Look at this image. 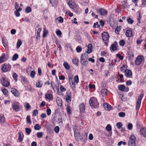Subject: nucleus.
Masks as SVG:
<instances>
[{
	"label": "nucleus",
	"instance_id": "obj_1",
	"mask_svg": "<svg viewBox=\"0 0 146 146\" xmlns=\"http://www.w3.org/2000/svg\"><path fill=\"white\" fill-rule=\"evenodd\" d=\"M68 78L70 85L71 86L75 85V83L77 84L79 82V78L78 75H76L74 76V81L72 76H69Z\"/></svg>",
	"mask_w": 146,
	"mask_h": 146
},
{
	"label": "nucleus",
	"instance_id": "obj_2",
	"mask_svg": "<svg viewBox=\"0 0 146 146\" xmlns=\"http://www.w3.org/2000/svg\"><path fill=\"white\" fill-rule=\"evenodd\" d=\"M89 104L92 108H96L98 106L99 104L97 99L94 97L92 98L89 100Z\"/></svg>",
	"mask_w": 146,
	"mask_h": 146
},
{
	"label": "nucleus",
	"instance_id": "obj_3",
	"mask_svg": "<svg viewBox=\"0 0 146 146\" xmlns=\"http://www.w3.org/2000/svg\"><path fill=\"white\" fill-rule=\"evenodd\" d=\"M144 60V58L143 56H138L135 60V63L136 65H139L141 64L142 62Z\"/></svg>",
	"mask_w": 146,
	"mask_h": 146
},
{
	"label": "nucleus",
	"instance_id": "obj_4",
	"mask_svg": "<svg viewBox=\"0 0 146 146\" xmlns=\"http://www.w3.org/2000/svg\"><path fill=\"white\" fill-rule=\"evenodd\" d=\"M135 137L134 135L131 136L128 141L129 146H135Z\"/></svg>",
	"mask_w": 146,
	"mask_h": 146
},
{
	"label": "nucleus",
	"instance_id": "obj_5",
	"mask_svg": "<svg viewBox=\"0 0 146 146\" xmlns=\"http://www.w3.org/2000/svg\"><path fill=\"white\" fill-rule=\"evenodd\" d=\"M11 68V66L10 65L4 64L2 65V69L3 72H6L10 71Z\"/></svg>",
	"mask_w": 146,
	"mask_h": 146
},
{
	"label": "nucleus",
	"instance_id": "obj_6",
	"mask_svg": "<svg viewBox=\"0 0 146 146\" xmlns=\"http://www.w3.org/2000/svg\"><path fill=\"white\" fill-rule=\"evenodd\" d=\"M74 135L75 138L77 141L81 140L80 137L81 135H80V133L79 132L78 129H75L74 131Z\"/></svg>",
	"mask_w": 146,
	"mask_h": 146
},
{
	"label": "nucleus",
	"instance_id": "obj_7",
	"mask_svg": "<svg viewBox=\"0 0 146 146\" xmlns=\"http://www.w3.org/2000/svg\"><path fill=\"white\" fill-rule=\"evenodd\" d=\"M66 100L68 103L71 102L72 94L71 93L70 90L67 91L66 94Z\"/></svg>",
	"mask_w": 146,
	"mask_h": 146
},
{
	"label": "nucleus",
	"instance_id": "obj_8",
	"mask_svg": "<svg viewBox=\"0 0 146 146\" xmlns=\"http://www.w3.org/2000/svg\"><path fill=\"white\" fill-rule=\"evenodd\" d=\"M1 83L4 86L7 87L9 84V82L5 78L2 77L1 78Z\"/></svg>",
	"mask_w": 146,
	"mask_h": 146
},
{
	"label": "nucleus",
	"instance_id": "obj_9",
	"mask_svg": "<svg viewBox=\"0 0 146 146\" xmlns=\"http://www.w3.org/2000/svg\"><path fill=\"white\" fill-rule=\"evenodd\" d=\"M125 76L128 78H132V73L131 70L128 69H126L125 71Z\"/></svg>",
	"mask_w": 146,
	"mask_h": 146
},
{
	"label": "nucleus",
	"instance_id": "obj_10",
	"mask_svg": "<svg viewBox=\"0 0 146 146\" xmlns=\"http://www.w3.org/2000/svg\"><path fill=\"white\" fill-rule=\"evenodd\" d=\"M140 133L141 135L143 137H146V128H141L140 130Z\"/></svg>",
	"mask_w": 146,
	"mask_h": 146
},
{
	"label": "nucleus",
	"instance_id": "obj_11",
	"mask_svg": "<svg viewBox=\"0 0 146 146\" xmlns=\"http://www.w3.org/2000/svg\"><path fill=\"white\" fill-rule=\"evenodd\" d=\"M79 107L80 112L82 113H83L85 111V105L84 103H82L80 104Z\"/></svg>",
	"mask_w": 146,
	"mask_h": 146
},
{
	"label": "nucleus",
	"instance_id": "obj_12",
	"mask_svg": "<svg viewBox=\"0 0 146 146\" xmlns=\"http://www.w3.org/2000/svg\"><path fill=\"white\" fill-rule=\"evenodd\" d=\"M99 11L101 15L104 16L107 15L108 13L107 11L106 10L102 8L100 9L99 10Z\"/></svg>",
	"mask_w": 146,
	"mask_h": 146
},
{
	"label": "nucleus",
	"instance_id": "obj_13",
	"mask_svg": "<svg viewBox=\"0 0 146 146\" xmlns=\"http://www.w3.org/2000/svg\"><path fill=\"white\" fill-rule=\"evenodd\" d=\"M11 92L16 96H18L19 95V92L14 88H12L11 89Z\"/></svg>",
	"mask_w": 146,
	"mask_h": 146
},
{
	"label": "nucleus",
	"instance_id": "obj_14",
	"mask_svg": "<svg viewBox=\"0 0 146 146\" xmlns=\"http://www.w3.org/2000/svg\"><path fill=\"white\" fill-rule=\"evenodd\" d=\"M88 54L86 53L82 54L80 57V59L82 60H88Z\"/></svg>",
	"mask_w": 146,
	"mask_h": 146
},
{
	"label": "nucleus",
	"instance_id": "obj_15",
	"mask_svg": "<svg viewBox=\"0 0 146 146\" xmlns=\"http://www.w3.org/2000/svg\"><path fill=\"white\" fill-rule=\"evenodd\" d=\"M5 53H3L0 57V63L3 62H5L7 58L5 56Z\"/></svg>",
	"mask_w": 146,
	"mask_h": 146
},
{
	"label": "nucleus",
	"instance_id": "obj_16",
	"mask_svg": "<svg viewBox=\"0 0 146 146\" xmlns=\"http://www.w3.org/2000/svg\"><path fill=\"white\" fill-rule=\"evenodd\" d=\"M12 107L13 110L16 111L17 112L19 111L20 110L19 106L17 104H13L12 105Z\"/></svg>",
	"mask_w": 146,
	"mask_h": 146
},
{
	"label": "nucleus",
	"instance_id": "obj_17",
	"mask_svg": "<svg viewBox=\"0 0 146 146\" xmlns=\"http://www.w3.org/2000/svg\"><path fill=\"white\" fill-rule=\"evenodd\" d=\"M92 50V45L91 44H89L88 46V50L87 51V53H91Z\"/></svg>",
	"mask_w": 146,
	"mask_h": 146
},
{
	"label": "nucleus",
	"instance_id": "obj_18",
	"mask_svg": "<svg viewBox=\"0 0 146 146\" xmlns=\"http://www.w3.org/2000/svg\"><path fill=\"white\" fill-rule=\"evenodd\" d=\"M2 43L3 46L6 47L7 46L8 42L6 37H3L2 38Z\"/></svg>",
	"mask_w": 146,
	"mask_h": 146
},
{
	"label": "nucleus",
	"instance_id": "obj_19",
	"mask_svg": "<svg viewBox=\"0 0 146 146\" xmlns=\"http://www.w3.org/2000/svg\"><path fill=\"white\" fill-rule=\"evenodd\" d=\"M56 102L57 104L59 106H61L62 105V101L60 98L57 97L56 98Z\"/></svg>",
	"mask_w": 146,
	"mask_h": 146
},
{
	"label": "nucleus",
	"instance_id": "obj_20",
	"mask_svg": "<svg viewBox=\"0 0 146 146\" xmlns=\"http://www.w3.org/2000/svg\"><path fill=\"white\" fill-rule=\"evenodd\" d=\"M68 4L69 5L70 7L72 9H74L76 6L75 3L74 2H72V1H70L68 2Z\"/></svg>",
	"mask_w": 146,
	"mask_h": 146
},
{
	"label": "nucleus",
	"instance_id": "obj_21",
	"mask_svg": "<svg viewBox=\"0 0 146 146\" xmlns=\"http://www.w3.org/2000/svg\"><path fill=\"white\" fill-rule=\"evenodd\" d=\"M125 35L126 36H133L132 31L129 30L126 31Z\"/></svg>",
	"mask_w": 146,
	"mask_h": 146
},
{
	"label": "nucleus",
	"instance_id": "obj_22",
	"mask_svg": "<svg viewBox=\"0 0 146 146\" xmlns=\"http://www.w3.org/2000/svg\"><path fill=\"white\" fill-rule=\"evenodd\" d=\"M63 65L65 68L66 70H69L70 68V66L68 63L66 62H64Z\"/></svg>",
	"mask_w": 146,
	"mask_h": 146
},
{
	"label": "nucleus",
	"instance_id": "obj_23",
	"mask_svg": "<svg viewBox=\"0 0 146 146\" xmlns=\"http://www.w3.org/2000/svg\"><path fill=\"white\" fill-rule=\"evenodd\" d=\"M2 91L4 95L6 96H7L8 95L9 93L8 90L4 88L2 89Z\"/></svg>",
	"mask_w": 146,
	"mask_h": 146
},
{
	"label": "nucleus",
	"instance_id": "obj_24",
	"mask_svg": "<svg viewBox=\"0 0 146 146\" xmlns=\"http://www.w3.org/2000/svg\"><path fill=\"white\" fill-rule=\"evenodd\" d=\"M80 63L81 64L83 65H86L88 64V60H81L80 59Z\"/></svg>",
	"mask_w": 146,
	"mask_h": 146
},
{
	"label": "nucleus",
	"instance_id": "obj_25",
	"mask_svg": "<svg viewBox=\"0 0 146 146\" xmlns=\"http://www.w3.org/2000/svg\"><path fill=\"white\" fill-rule=\"evenodd\" d=\"M118 88L119 90L121 91H123L125 89V87L124 85H120L118 86Z\"/></svg>",
	"mask_w": 146,
	"mask_h": 146
},
{
	"label": "nucleus",
	"instance_id": "obj_26",
	"mask_svg": "<svg viewBox=\"0 0 146 146\" xmlns=\"http://www.w3.org/2000/svg\"><path fill=\"white\" fill-rule=\"evenodd\" d=\"M46 98L50 100H52L53 99L52 95L50 94H48L46 95Z\"/></svg>",
	"mask_w": 146,
	"mask_h": 146
},
{
	"label": "nucleus",
	"instance_id": "obj_27",
	"mask_svg": "<svg viewBox=\"0 0 146 146\" xmlns=\"http://www.w3.org/2000/svg\"><path fill=\"white\" fill-rule=\"evenodd\" d=\"M107 90L106 89H103L101 91V94L102 96H104L107 95Z\"/></svg>",
	"mask_w": 146,
	"mask_h": 146
},
{
	"label": "nucleus",
	"instance_id": "obj_28",
	"mask_svg": "<svg viewBox=\"0 0 146 146\" xmlns=\"http://www.w3.org/2000/svg\"><path fill=\"white\" fill-rule=\"evenodd\" d=\"M42 81L38 80L37 82L36 83V86L37 87L40 88L42 86Z\"/></svg>",
	"mask_w": 146,
	"mask_h": 146
},
{
	"label": "nucleus",
	"instance_id": "obj_29",
	"mask_svg": "<svg viewBox=\"0 0 146 146\" xmlns=\"http://www.w3.org/2000/svg\"><path fill=\"white\" fill-rule=\"evenodd\" d=\"M5 118L4 115L2 114L0 116V123H3L5 122Z\"/></svg>",
	"mask_w": 146,
	"mask_h": 146
},
{
	"label": "nucleus",
	"instance_id": "obj_30",
	"mask_svg": "<svg viewBox=\"0 0 146 146\" xmlns=\"http://www.w3.org/2000/svg\"><path fill=\"white\" fill-rule=\"evenodd\" d=\"M143 96L144 94H141L138 97L137 102L141 103V100L142 99L143 97Z\"/></svg>",
	"mask_w": 146,
	"mask_h": 146
},
{
	"label": "nucleus",
	"instance_id": "obj_31",
	"mask_svg": "<svg viewBox=\"0 0 146 146\" xmlns=\"http://www.w3.org/2000/svg\"><path fill=\"white\" fill-rule=\"evenodd\" d=\"M78 62L79 60L77 59L74 58L72 60V62L73 63L77 66H78Z\"/></svg>",
	"mask_w": 146,
	"mask_h": 146
},
{
	"label": "nucleus",
	"instance_id": "obj_32",
	"mask_svg": "<svg viewBox=\"0 0 146 146\" xmlns=\"http://www.w3.org/2000/svg\"><path fill=\"white\" fill-rule=\"evenodd\" d=\"M22 43V42L21 40H19L17 43V48L18 49L19 48L20 46L21 45Z\"/></svg>",
	"mask_w": 146,
	"mask_h": 146
},
{
	"label": "nucleus",
	"instance_id": "obj_33",
	"mask_svg": "<svg viewBox=\"0 0 146 146\" xmlns=\"http://www.w3.org/2000/svg\"><path fill=\"white\" fill-rule=\"evenodd\" d=\"M117 47L115 45V44H111L110 47V49H111L112 51H114L117 50Z\"/></svg>",
	"mask_w": 146,
	"mask_h": 146
},
{
	"label": "nucleus",
	"instance_id": "obj_34",
	"mask_svg": "<svg viewBox=\"0 0 146 146\" xmlns=\"http://www.w3.org/2000/svg\"><path fill=\"white\" fill-rule=\"evenodd\" d=\"M67 111L69 114L71 113L72 110L71 107L70 106H68L66 108Z\"/></svg>",
	"mask_w": 146,
	"mask_h": 146
},
{
	"label": "nucleus",
	"instance_id": "obj_35",
	"mask_svg": "<svg viewBox=\"0 0 146 146\" xmlns=\"http://www.w3.org/2000/svg\"><path fill=\"white\" fill-rule=\"evenodd\" d=\"M26 132L28 135H29L30 134L31 129L30 128H25Z\"/></svg>",
	"mask_w": 146,
	"mask_h": 146
},
{
	"label": "nucleus",
	"instance_id": "obj_36",
	"mask_svg": "<svg viewBox=\"0 0 146 146\" xmlns=\"http://www.w3.org/2000/svg\"><path fill=\"white\" fill-rule=\"evenodd\" d=\"M18 58V55L17 54H14L12 58V60L15 61L17 60Z\"/></svg>",
	"mask_w": 146,
	"mask_h": 146
},
{
	"label": "nucleus",
	"instance_id": "obj_37",
	"mask_svg": "<svg viewBox=\"0 0 146 146\" xmlns=\"http://www.w3.org/2000/svg\"><path fill=\"white\" fill-rule=\"evenodd\" d=\"M48 31L45 28H44L43 33L42 35V36H46L47 35V34L48 33Z\"/></svg>",
	"mask_w": 146,
	"mask_h": 146
},
{
	"label": "nucleus",
	"instance_id": "obj_38",
	"mask_svg": "<svg viewBox=\"0 0 146 146\" xmlns=\"http://www.w3.org/2000/svg\"><path fill=\"white\" fill-rule=\"evenodd\" d=\"M31 11V9L29 7H27L25 10V11L27 13H29Z\"/></svg>",
	"mask_w": 146,
	"mask_h": 146
},
{
	"label": "nucleus",
	"instance_id": "obj_39",
	"mask_svg": "<svg viewBox=\"0 0 146 146\" xmlns=\"http://www.w3.org/2000/svg\"><path fill=\"white\" fill-rule=\"evenodd\" d=\"M35 74L36 72L35 71H31L30 74L31 77L32 78H34L35 77Z\"/></svg>",
	"mask_w": 146,
	"mask_h": 146
},
{
	"label": "nucleus",
	"instance_id": "obj_40",
	"mask_svg": "<svg viewBox=\"0 0 146 146\" xmlns=\"http://www.w3.org/2000/svg\"><path fill=\"white\" fill-rule=\"evenodd\" d=\"M102 36H109L108 33L106 32H104L102 34Z\"/></svg>",
	"mask_w": 146,
	"mask_h": 146
},
{
	"label": "nucleus",
	"instance_id": "obj_41",
	"mask_svg": "<svg viewBox=\"0 0 146 146\" xmlns=\"http://www.w3.org/2000/svg\"><path fill=\"white\" fill-rule=\"evenodd\" d=\"M24 106L27 109H30L31 108V106L29 105V104L27 102L25 103L24 105Z\"/></svg>",
	"mask_w": 146,
	"mask_h": 146
},
{
	"label": "nucleus",
	"instance_id": "obj_42",
	"mask_svg": "<svg viewBox=\"0 0 146 146\" xmlns=\"http://www.w3.org/2000/svg\"><path fill=\"white\" fill-rule=\"evenodd\" d=\"M34 128L35 130H38L41 128V127L39 126V124H37L35 125Z\"/></svg>",
	"mask_w": 146,
	"mask_h": 146
},
{
	"label": "nucleus",
	"instance_id": "obj_43",
	"mask_svg": "<svg viewBox=\"0 0 146 146\" xmlns=\"http://www.w3.org/2000/svg\"><path fill=\"white\" fill-rule=\"evenodd\" d=\"M106 129L108 131H110L111 130V127L110 125H108L106 128Z\"/></svg>",
	"mask_w": 146,
	"mask_h": 146
},
{
	"label": "nucleus",
	"instance_id": "obj_44",
	"mask_svg": "<svg viewBox=\"0 0 146 146\" xmlns=\"http://www.w3.org/2000/svg\"><path fill=\"white\" fill-rule=\"evenodd\" d=\"M141 103L137 102L136 106V110H138L140 108Z\"/></svg>",
	"mask_w": 146,
	"mask_h": 146
},
{
	"label": "nucleus",
	"instance_id": "obj_45",
	"mask_svg": "<svg viewBox=\"0 0 146 146\" xmlns=\"http://www.w3.org/2000/svg\"><path fill=\"white\" fill-rule=\"evenodd\" d=\"M127 21L128 23L130 24H132L134 21H133L130 18H128L127 19Z\"/></svg>",
	"mask_w": 146,
	"mask_h": 146
},
{
	"label": "nucleus",
	"instance_id": "obj_46",
	"mask_svg": "<svg viewBox=\"0 0 146 146\" xmlns=\"http://www.w3.org/2000/svg\"><path fill=\"white\" fill-rule=\"evenodd\" d=\"M120 45L121 46H123L125 43V41L123 40H121L119 42Z\"/></svg>",
	"mask_w": 146,
	"mask_h": 146
},
{
	"label": "nucleus",
	"instance_id": "obj_47",
	"mask_svg": "<svg viewBox=\"0 0 146 146\" xmlns=\"http://www.w3.org/2000/svg\"><path fill=\"white\" fill-rule=\"evenodd\" d=\"M13 77L14 79L16 81H17V78L18 77L16 73H14L13 75Z\"/></svg>",
	"mask_w": 146,
	"mask_h": 146
},
{
	"label": "nucleus",
	"instance_id": "obj_48",
	"mask_svg": "<svg viewBox=\"0 0 146 146\" xmlns=\"http://www.w3.org/2000/svg\"><path fill=\"white\" fill-rule=\"evenodd\" d=\"M116 125L118 129H120L122 126V124L121 123L118 122L116 124Z\"/></svg>",
	"mask_w": 146,
	"mask_h": 146
},
{
	"label": "nucleus",
	"instance_id": "obj_49",
	"mask_svg": "<svg viewBox=\"0 0 146 146\" xmlns=\"http://www.w3.org/2000/svg\"><path fill=\"white\" fill-rule=\"evenodd\" d=\"M43 135L42 133V132H39L37 133V137L39 138H41L42 137Z\"/></svg>",
	"mask_w": 146,
	"mask_h": 146
},
{
	"label": "nucleus",
	"instance_id": "obj_50",
	"mask_svg": "<svg viewBox=\"0 0 146 146\" xmlns=\"http://www.w3.org/2000/svg\"><path fill=\"white\" fill-rule=\"evenodd\" d=\"M119 116L120 117H123L125 115V113L124 112H121L119 113Z\"/></svg>",
	"mask_w": 146,
	"mask_h": 146
},
{
	"label": "nucleus",
	"instance_id": "obj_51",
	"mask_svg": "<svg viewBox=\"0 0 146 146\" xmlns=\"http://www.w3.org/2000/svg\"><path fill=\"white\" fill-rule=\"evenodd\" d=\"M120 30V28L119 27H117L115 30V32L117 34H118Z\"/></svg>",
	"mask_w": 146,
	"mask_h": 146
},
{
	"label": "nucleus",
	"instance_id": "obj_52",
	"mask_svg": "<svg viewBox=\"0 0 146 146\" xmlns=\"http://www.w3.org/2000/svg\"><path fill=\"white\" fill-rule=\"evenodd\" d=\"M76 50L77 51V52H78L79 53L82 50V48H81V47H80L79 46H78L76 48Z\"/></svg>",
	"mask_w": 146,
	"mask_h": 146
},
{
	"label": "nucleus",
	"instance_id": "obj_53",
	"mask_svg": "<svg viewBox=\"0 0 146 146\" xmlns=\"http://www.w3.org/2000/svg\"><path fill=\"white\" fill-rule=\"evenodd\" d=\"M133 127L132 124L131 123H129L127 125V128L131 130L132 129Z\"/></svg>",
	"mask_w": 146,
	"mask_h": 146
},
{
	"label": "nucleus",
	"instance_id": "obj_54",
	"mask_svg": "<svg viewBox=\"0 0 146 146\" xmlns=\"http://www.w3.org/2000/svg\"><path fill=\"white\" fill-rule=\"evenodd\" d=\"M18 134L19 135V137L18 138V140L20 142L21 141L23 140V138L22 137V135L20 133H19Z\"/></svg>",
	"mask_w": 146,
	"mask_h": 146
},
{
	"label": "nucleus",
	"instance_id": "obj_55",
	"mask_svg": "<svg viewBox=\"0 0 146 146\" xmlns=\"http://www.w3.org/2000/svg\"><path fill=\"white\" fill-rule=\"evenodd\" d=\"M59 128L58 126H56L55 127L54 129V131L56 133H58L59 132Z\"/></svg>",
	"mask_w": 146,
	"mask_h": 146
},
{
	"label": "nucleus",
	"instance_id": "obj_56",
	"mask_svg": "<svg viewBox=\"0 0 146 146\" xmlns=\"http://www.w3.org/2000/svg\"><path fill=\"white\" fill-rule=\"evenodd\" d=\"M26 119L27 121V122L28 123H31V121L30 120V116H29V115L27 116L26 117Z\"/></svg>",
	"mask_w": 146,
	"mask_h": 146
},
{
	"label": "nucleus",
	"instance_id": "obj_57",
	"mask_svg": "<svg viewBox=\"0 0 146 146\" xmlns=\"http://www.w3.org/2000/svg\"><path fill=\"white\" fill-rule=\"evenodd\" d=\"M38 113V111L36 110H34L33 112V114L34 116H36Z\"/></svg>",
	"mask_w": 146,
	"mask_h": 146
},
{
	"label": "nucleus",
	"instance_id": "obj_58",
	"mask_svg": "<svg viewBox=\"0 0 146 146\" xmlns=\"http://www.w3.org/2000/svg\"><path fill=\"white\" fill-rule=\"evenodd\" d=\"M46 113L47 115H50L51 113V110L50 108H48L46 110Z\"/></svg>",
	"mask_w": 146,
	"mask_h": 146
},
{
	"label": "nucleus",
	"instance_id": "obj_59",
	"mask_svg": "<svg viewBox=\"0 0 146 146\" xmlns=\"http://www.w3.org/2000/svg\"><path fill=\"white\" fill-rule=\"evenodd\" d=\"M60 90L61 92H65L66 90V89L63 86H61L60 87Z\"/></svg>",
	"mask_w": 146,
	"mask_h": 146
},
{
	"label": "nucleus",
	"instance_id": "obj_60",
	"mask_svg": "<svg viewBox=\"0 0 146 146\" xmlns=\"http://www.w3.org/2000/svg\"><path fill=\"white\" fill-rule=\"evenodd\" d=\"M57 35L58 36H60L62 35V33L60 30L57 31L56 32Z\"/></svg>",
	"mask_w": 146,
	"mask_h": 146
},
{
	"label": "nucleus",
	"instance_id": "obj_61",
	"mask_svg": "<svg viewBox=\"0 0 146 146\" xmlns=\"http://www.w3.org/2000/svg\"><path fill=\"white\" fill-rule=\"evenodd\" d=\"M117 57L119 58L121 60H122L123 59V57L121 55L119 54H117Z\"/></svg>",
	"mask_w": 146,
	"mask_h": 146
},
{
	"label": "nucleus",
	"instance_id": "obj_62",
	"mask_svg": "<svg viewBox=\"0 0 146 146\" xmlns=\"http://www.w3.org/2000/svg\"><path fill=\"white\" fill-rule=\"evenodd\" d=\"M108 105L107 104L104 103L103 104V106L106 110L107 109H109V108L108 109V108H107L108 107Z\"/></svg>",
	"mask_w": 146,
	"mask_h": 146
},
{
	"label": "nucleus",
	"instance_id": "obj_63",
	"mask_svg": "<svg viewBox=\"0 0 146 146\" xmlns=\"http://www.w3.org/2000/svg\"><path fill=\"white\" fill-rule=\"evenodd\" d=\"M59 19L58 22L60 23H63V19L61 16L59 17Z\"/></svg>",
	"mask_w": 146,
	"mask_h": 146
},
{
	"label": "nucleus",
	"instance_id": "obj_64",
	"mask_svg": "<svg viewBox=\"0 0 146 146\" xmlns=\"http://www.w3.org/2000/svg\"><path fill=\"white\" fill-rule=\"evenodd\" d=\"M59 79L61 80H64L65 79V77L63 75H61L59 76Z\"/></svg>",
	"mask_w": 146,
	"mask_h": 146
}]
</instances>
